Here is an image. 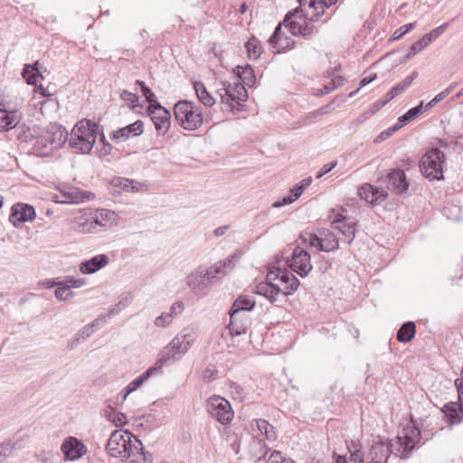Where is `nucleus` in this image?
Masks as SVG:
<instances>
[{
	"instance_id": "1",
	"label": "nucleus",
	"mask_w": 463,
	"mask_h": 463,
	"mask_svg": "<svg viewBox=\"0 0 463 463\" xmlns=\"http://www.w3.org/2000/svg\"><path fill=\"white\" fill-rule=\"evenodd\" d=\"M24 135V141L34 140V149L43 155L61 148L68 139V131L65 128L56 124L43 129L28 128Z\"/></svg>"
},
{
	"instance_id": "2",
	"label": "nucleus",
	"mask_w": 463,
	"mask_h": 463,
	"mask_svg": "<svg viewBox=\"0 0 463 463\" xmlns=\"http://www.w3.org/2000/svg\"><path fill=\"white\" fill-rule=\"evenodd\" d=\"M99 125L90 119L80 120L72 128L69 146L82 154L91 151L98 135Z\"/></svg>"
},
{
	"instance_id": "3",
	"label": "nucleus",
	"mask_w": 463,
	"mask_h": 463,
	"mask_svg": "<svg viewBox=\"0 0 463 463\" xmlns=\"http://www.w3.org/2000/svg\"><path fill=\"white\" fill-rule=\"evenodd\" d=\"M174 114L178 124L186 130L198 129L203 121L201 108L187 99L179 100L175 105Z\"/></svg>"
},
{
	"instance_id": "4",
	"label": "nucleus",
	"mask_w": 463,
	"mask_h": 463,
	"mask_svg": "<svg viewBox=\"0 0 463 463\" xmlns=\"http://www.w3.org/2000/svg\"><path fill=\"white\" fill-rule=\"evenodd\" d=\"M446 156L439 148L428 150L420 160V170L421 174L430 181H440L444 179L443 165Z\"/></svg>"
},
{
	"instance_id": "5",
	"label": "nucleus",
	"mask_w": 463,
	"mask_h": 463,
	"mask_svg": "<svg viewBox=\"0 0 463 463\" xmlns=\"http://www.w3.org/2000/svg\"><path fill=\"white\" fill-rule=\"evenodd\" d=\"M221 264L211 267L200 266L186 279V285L194 291H203L210 284L221 280Z\"/></svg>"
},
{
	"instance_id": "6",
	"label": "nucleus",
	"mask_w": 463,
	"mask_h": 463,
	"mask_svg": "<svg viewBox=\"0 0 463 463\" xmlns=\"http://www.w3.org/2000/svg\"><path fill=\"white\" fill-rule=\"evenodd\" d=\"M222 88L218 89L217 93L221 101L226 104L230 109H234L235 105H241V102L248 99V92L243 83L236 80L233 83L221 81Z\"/></svg>"
},
{
	"instance_id": "7",
	"label": "nucleus",
	"mask_w": 463,
	"mask_h": 463,
	"mask_svg": "<svg viewBox=\"0 0 463 463\" xmlns=\"http://www.w3.org/2000/svg\"><path fill=\"white\" fill-rule=\"evenodd\" d=\"M402 458L400 450L392 439L375 441L365 453L366 463H387L390 455Z\"/></svg>"
},
{
	"instance_id": "8",
	"label": "nucleus",
	"mask_w": 463,
	"mask_h": 463,
	"mask_svg": "<svg viewBox=\"0 0 463 463\" xmlns=\"http://www.w3.org/2000/svg\"><path fill=\"white\" fill-rule=\"evenodd\" d=\"M298 19L302 20V15L299 9L296 8L289 11L283 20V24L293 35L308 38L318 32L317 28L312 24L313 22L303 21V23H300Z\"/></svg>"
},
{
	"instance_id": "9",
	"label": "nucleus",
	"mask_w": 463,
	"mask_h": 463,
	"mask_svg": "<svg viewBox=\"0 0 463 463\" xmlns=\"http://www.w3.org/2000/svg\"><path fill=\"white\" fill-rule=\"evenodd\" d=\"M207 411L213 419L222 425L230 423L233 418V411L230 402L218 395H213L209 398Z\"/></svg>"
},
{
	"instance_id": "10",
	"label": "nucleus",
	"mask_w": 463,
	"mask_h": 463,
	"mask_svg": "<svg viewBox=\"0 0 463 463\" xmlns=\"http://www.w3.org/2000/svg\"><path fill=\"white\" fill-rule=\"evenodd\" d=\"M132 436L129 430H118L111 433L106 446L108 453L111 457L120 458L122 461H126L130 458L127 449L128 437Z\"/></svg>"
},
{
	"instance_id": "11",
	"label": "nucleus",
	"mask_w": 463,
	"mask_h": 463,
	"mask_svg": "<svg viewBox=\"0 0 463 463\" xmlns=\"http://www.w3.org/2000/svg\"><path fill=\"white\" fill-rule=\"evenodd\" d=\"M420 430L413 424L403 430L393 440L402 454V458H407L415 446L420 441Z\"/></svg>"
},
{
	"instance_id": "12",
	"label": "nucleus",
	"mask_w": 463,
	"mask_h": 463,
	"mask_svg": "<svg viewBox=\"0 0 463 463\" xmlns=\"http://www.w3.org/2000/svg\"><path fill=\"white\" fill-rule=\"evenodd\" d=\"M288 265L302 278L307 277L313 268L310 254L298 246L294 248L290 258L288 259Z\"/></svg>"
},
{
	"instance_id": "13",
	"label": "nucleus",
	"mask_w": 463,
	"mask_h": 463,
	"mask_svg": "<svg viewBox=\"0 0 463 463\" xmlns=\"http://www.w3.org/2000/svg\"><path fill=\"white\" fill-rule=\"evenodd\" d=\"M266 279L274 282L278 280L281 285H284L282 288L283 297L292 295L299 286V280L291 272L280 268L269 270Z\"/></svg>"
},
{
	"instance_id": "14",
	"label": "nucleus",
	"mask_w": 463,
	"mask_h": 463,
	"mask_svg": "<svg viewBox=\"0 0 463 463\" xmlns=\"http://www.w3.org/2000/svg\"><path fill=\"white\" fill-rule=\"evenodd\" d=\"M309 244L318 250L330 252L339 248V240L333 232L322 229L317 234H309Z\"/></svg>"
},
{
	"instance_id": "15",
	"label": "nucleus",
	"mask_w": 463,
	"mask_h": 463,
	"mask_svg": "<svg viewBox=\"0 0 463 463\" xmlns=\"http://www.w3.org/2000/svg\"><path fill=\"white\" fill-rule=\"evenodd\" d=\"M147 112L152 122L154 123L157 135H165L168 131L171 125L170 112L158 102H156L155 105L149 106Z\"/></svg>"
},
{
	"instance_id": "16",
	"label": "nucleus",
	"mask_w": 463,
	"mask_h": 463,
	"mask_svg": "<svg viewBox=\"0 0 463 463\" xmlns=\"http://www.w3.org/2000/svg\"><path fill=\"white\" fill-rule=\"evenodd\" d=\"M358 194L362 200H364L373 206L380 205L388 198V193L383 188L364 184L358 189Z\"/></svg>"
},
{
	"instance_id": "17",
	"label": "nucleus",
	"mask_w": 463,
	"mask_h": 463,
	"mask_svg": "<svg viewBox=\"0 0 463 463\" xmlns=\"http://www.w3.org/2000/svg\"><path fill=\"white\" fill-rule=\"evenodd\" d=\"M36 217L34 208L27 203H17L11 208L9 222L14 227H20L23 223L33 221Z\"/></svg>"
},
{
	"instance_id": "18",
	"label": "nucleus",
	"mask_w": 463,
	"mask_h": 463,
	"mask_svg": "<svg viewBox=\"0 0 463 463\" xmlns=\"http://www.w3.org/2000/svg\"><path fill=\"white\" fill-rule=\"evenodd\" d=\"M61 449L67 460H78L87 452L86 446L77 438L69 437L64 439Z\"/></svg>"
},
{
	"instance_id": "19",
	"label": "nucleus",
	"mask_w": 463,
	"mask_h": 463,
	"mask_svg": "<svg viewBox=\"0 0 463 463\" xmlns=\"http://www.w3.org/2000/svg\"><path fill=\"white\" fill-rule=\"evenodd\" d=\"M229 330L232 335H241L247 332L251 324L250 316L245 312L229 311Z\"/></svg>"
},
{
	"instance_id": "20",
	"label": "nucleus",
	"mask_w": 463,
	"mask_h": 463,
	"mask_svg": "<svg viewBox=\"0 0 463 463\" xmlns=\"http://www.w3.org/2000/svg\"><path fill=\"white\" fill-rule=\"evenodd\" d=\"M355 226L354 222L350 221L346 216L338 214L332 222V228L337 230L344 236L343 241L347 244L355 238Z\"/></svg>"
},
{
	"instance_id": "21",
	"label": "nucleus",
	"mask_w": 463,
	"mask_h": 463,
	"mask_svg": "<svg viewBox=\"0 0 463 463\" xmlns=\"http://www.w3.org/2000/svg\"><path fill=\"white\" fill-rule=\"evenodd\" d=\"M194 341V337L192 334H178L172 339L168 347L180 359L189 350Z\"/></svg>"
},
{
	"instance_id": "22",
	"label": "nucleus",
	"mask_w": 463,
	"mask_h": 463,
	"mask_svg": "<svg viewBox=\"0 0 463 463\" xmlns=\"http://www.w3.org/2000/svg\"><path fill=\"white\" fill-rule=\"evenodd\" d=\"M279 24L274 30L272 35L269 39V43L273 50H276L277 52H280L281 51H285L287 49H290L293 47L295 42L285 36L281 32V25Z\"/></svg>"
},
{
	"instance_id": "23",
	"label": "nucleus",
	"mask_w": 463,
	"mask_h": 463,
	"mask_svg": "<svg viewBox=\"0 0 463 463\" xmlns=\"http://www.w3.org/2000/svg\"><path fill=\"white\" fill-rule=\"evenodd\" d=\"M99 221L94 220L92 214L90 217L79 216L71 221V228L80 233H95L99 231Z\"/></svg>"
},
{
	"instance_id": "24",
	"label": "nucleus",
	"mask_w": 463,
	"mask_h": 463,
	"mask_svg": "<svg viewBox=\"0 0 463 463\" xmlns=\"http://www.w3.org/2000/svg\"><path fill=\"white\" fill-rule=\"evenodd\" d=\"M350 456L347 459L345 456L334 453L335 463H366L365 453L362 450L361 445L352 442L347 447Z\"/></svg>"
},
{
	"instance_id": "25",
	"label": "nucleus",
	"mask_w": 463,
	"mask_h": 463,
	"mask_svg": "<svg viewBox=\"0 0 463 463\" xmlns=\"http://www.w3.org/2000/svg\"><path fill=\"white\" fill-rule=\"evenodd\" d=\"M144 131V123L142 120H137L124 128L113 132V139L124 141L129 137H138Z\"/></svg>"
},
{
	"instance_id": "26",
	"label": "nucleus",
	"mask_w": 463,
	"mask_h": 463,
	"mask_svg": "<svg viewBox=\"0 0 463 463\" xmlns=\"http://www.w3.org/2000/svg\"><path fill=\"white\" fill-rule=\"evenodd\" d=\"M109 257L106 254L96 255L80 264V270L83 274H92L107 266Z\"/></svg>"
},
{
	"instance_id": "27",
	"label": "nucleus",
	"mask_w": 463,
	"mask_h": 463,
	"mask_svg": "<svg viewBox=\"0 0 463 463\" xmlns=\"http://www.w3.org/2000/svg\"><path fill=\"white\" fill-rule=\"evenodd\" d=\"M260 295L267 298L271 303L278 302L279 296H282V288L279 283L269 281L260 283L257 287Z\"/></svg>"
},
{
	"instance_id": "28",
	"label": "nucleus",
	"mask_w": 463,
	"mask_h": 463,
	"mask_svg": "<svg viewBox=\"0 0 463 463\" xmlns=\"http://www.w3.org/2000/svg\"><path fill=\"white\" fill-rule=\"evenodd\" d=\"M388 182L397 194H403L409 189L406 175L401 169L392 170L388 174Z\"/></svg>"
},
{
	"instance_id": "29",
	"label": "nucleus",
	"mask_w": 463,
	"mask_h": 463,
	"mask_svg": "<svg viewBox=\"0 0 463 463\" xmlns=\"http://www.w3.org/2000/svg\"><path fill=\"white\" fill-rule=\"evenodd\" d=\"M441 411L446 418V421L449 425H456L462 421L463 417L459 415V412H463V405L458 402H447L442 408Z\"/></svg>"
},
{
	"instance_id": "30",
	"label": "nucleus",
	"mask_w": 463,
	"mask_h": 463,
	"mask_svg": "<svg viewBox=\"0 0 463 463\" xmlns=\"http://www.w3.org/2000/svg\"><path fill=\"white\" fill-rule=\"evenodd\" d=\"M155 373L156 368H148L138 377L130 382L120 392L122 395V400L125 401L131 392L137 390Z\"/></svg>"
},
{
	"instance_id": "31",
	"label": "nucleus",
	"mask_w": 463,
	"mask_h": 463,
	"mask_svg": "<svg viewBox=\"0 0 463 463\" xmlns=\"http://www.w3.org/2000/svg\"><path fill=\"white\" fill-rule=\"evenodd\" d=\"M233 71L237 76L236 80H239L244 86L250 88L256 83V76L250 65L236 66Z\"/></svg>"
},
{
	"instance_id": "32",
	"label": "nucleus",
	"mask_w": 463,
	"mask_h": 463,
	"mask_svg": "<svg viewBox=\"0 0 463 463\" xmlns=\"http://www.w3.org/2000/svg\"><path fill=\"white\" fill-rule=\"evenodd\" d=\"M39 65V61H36L33 64H25L24 66L22 75L27 84L36 85L37 79L43 78Z\"/></svg>"
},
{
	"instance_id": "33",
	"label": "nucleus",
	"mask_w": 463,
	"mask_h": 463,
	"mask_svg": "<svg viewBox=\"0 0 463 463\" xmlns=\"http://www.w3.org/2000/svg\"><path fill=\"white\" fill-rule=\"evenodd\" d=\"M193 85L195 94L202 104L209 108L215 104V99L208 92L203 82L194 81Z\"/></svg>"
},
{
	"instance_id": "34",
	"label": "nucleus",
	"mask_w": 463,
	"mask_h": 463,
	"mask_svg": "<svg viewBox=\"0 0 463 463\" xmlns=\"http://www.w3.org/2000/svg\"><path fill=\"white\" fill-rule=\"evenodd\" d=\"M65 200L64 203H79L85 201H90L94 195L90 192H83L78 188H71L69 191L64 193Z\"/></svg>"
},
{
	"instance_id": "35",
	"label": "nucleus",
	"mask_w": 463,
	"mask_h": 463,
	"mask_svg": "<svg viewBox=\"0 0 463 463\" xmlns=\"http://www.w3.org/2000/svg\"><path fill=\"white\" fill-rule=\"evenodd\" d=\"M177 360L179 359L170 350L168 345H166L160 351L155 365L151 368H156V372H158L163 365H169Z\"/></svg>"
},
{
	"instance_id": "36",
	"label": "nucleus",
	"mask_w": 463,
	"mask_h": 463,
	"mask_svg": "<svg viewBox=\"0 0 463 463\" xmlns=\"http://www.w3.org/2000/svg\"><path fill=\"white\" fill-rule=\"evenodd\" d=\"M255 301L249 296H240L233 302L230 311L234 312H247L250 311L255 307Z\"/></svg>"
},
{
	"instance_id": "37",
	"label": "nucleus",
	"mask_w": 463,
	"mask_h": 463,
	"mask_svg": "<svg viewBox=\"0 0 463 463\" xmlns=\"http://www.w3.org/2000/svg\"><path fill=\"white\" fill-rule=\"evenodd\" d=\"M416 333V326L413 322L404 323L397 332V340L401 343L411 341Z\"/></svg>"
},
{
	"instance_id": "38",
	"label": "nucleus",
	"mask_w": 463,
	"mask_h": 463,
	"mask_svg": "<svg viewBox=\"0 0 463 463\" xmlns=\"http://www.w3.org/2000/svg\"><path fill=\"white\" fill-rule=\"evenodd\" d=\"M127 443V449L129 452L130 457L136 456L137 454H142L144 460H146V454L144 451V447L141 440L132 433V436L128 435Z\"/></svg>"
},
{
	"instance_id": "39",
	"label": "nucleus",
	"mask_w": 463,
	"mask_h": 463,
	"mask_svg": "<svg viewBox=\"0 0 463 463\" xmlns=\"http://www.w3.org/2000/svg\"><path fill=\"white\" fill-rule=\"evenodd\" d=\"M18 123L14 112L0 109V130H9L16 127Z\"/></svg>"
},
{
	"instance_id": "40",
	"label": "nucleus",
	"mask_w": 463,
	"mask_h": 463,
	"mask_svg": "<svg viewBox=\"0 0 463 463\" xmlns=\"http://www.w3.org/2000/svg\"><path fill=\"white\" fill-rule=\"evenodd\" d=\"M93 219L99 221V227H105L107 225V222H113L116 219V213L108 210V209H100L96 211L94 214H92Z\"/></svg>"
},
{
	"instance_id": "41",
	"label": "nucleus",
	"mask_w": 463,
	"mask_h": 463,
	"mask_svg": "<svg viewBox=\"0 0 463 463\" xmlns=\"http://www.w3.org/2000/svg\"><path fill=\"white\" fill-rule=\"evenodd\" d=\"M423 112V101H420L419 105L410 109L405 114L398 118V123L402 124V128L409 122L415 119L419 115Z\"/></svg>"
},
{
	"instance_id": "42",
	"label": "nucleus",
	"mask_w": 463,
	"mask_h": 463,
	"mask_svg": "<svg viewBox=\"0 0 463 463\" xmlns=\"http://www.w3.org/2000/svg\"><path fill=\"white\" fill-rule=\"evenodd\" d=\"M256 425L261 434L265 435L269 440H275L277 439V433L275 428L269 424L266 420L259 419L256 420Z\"/></svg>"
},
{
	"instance_id": "43",
	"label": "nucleus",
	"mask_w": 463,
	"mask_h": 463,
	"mask_svg": "<svg viewBox=\"0 0 463 463\" xmlns=\"http://www.w3.org/2000/svg\"><path fill=\"white\" fill-rule=\"evenodd\" d=\"M241 253L237 254L232 253L228 258H226L223 260H220L216 262L215 264H221V276L224 278L230 270H232L235 267V262L240 259Z\"/></svg>"
},
{
	"instance_id": "44",
	"label": "nucleus",
	"mask_w": 463,
	"mask_h": 463,
	"mask_svg": "<svg viewBox=\"0 0 463 463\" xmlns=\"http://www.w3.org/2000/svg\"><path fill=\"white\" fill-rule=\"evenodd\" d=\"M245 48L248 52L249 58L252 60H257L262 52L261 45L255 37L250 38L245 43Z\"/></svg>"
},
{
	"instance_id": "45",
	"label": "nucleus",
	"mask_w": 463,
	"mask_h": 463,
	"mask_svg": "<svg viewBox=\"0 0 463 463\" xmlns=\"http://www.w3.org/2000/svg\"><path fill=\"white\" fill-rule=\"evenodd\" d=\"M264 456L259 457L257 462H264ZM266 463H295L291 458H285L282 456L280 451L274 450L269 455V458L266 460Z\"/></svg>"
},
{
	"instance_id": "46",
	"label": "nucleus",
	"mask_w": 463,
	"mask_h": 463,
	"mask_svg": "<svg viewBox=\"0 0 463 463\" xmlns=\"http://www.w3.org/2000/svg\"><path fill=\"white\" fill-rule=\"evenodd\" d=\"M136 85L140 87L141 92L145 96L146 101L149 103V106L155 105L156 101L155 93L151 90L149 87H147L144 81L137 80Z\"/></svg>"
},
{
	"instance_id": "47",
	"label": "nucleus",
	"mask_w": 463,
	"mask_h": 463,
	"mask_svg": "<svg viewBox=\"0 0 463 463\" xmlns=\"http://www.w3.org/2000/svg\"><path fill=\"white\" fill-rule=\"evenodd\" d=\"M115 185L119 186L127 192H136L138 190V183L134 180L119 178L116 181Z\"/></svg>"
},
{
	"instance_id": "48",
	"label": "nucleus",
	"mask_w": 463,
	"mask_h": 463,
	"mask_svg": "<svg viewBox=\"0 0 463 463\" xmlns=\"http://www.w3.org/2000/svg\"><path fill=\"white\" fill-rule=\"evenodd\" d=\"M86 284L85 279L81 278H74V277H67L65 279L61 280L60 285H65L71 290L72 288H79L83 287Z\"/></svg>"
},
{
	"instance_id": "49",
	"label": "nucleus",
	"mask_w": 463,
	"mask_h": 463,
	"mask_svg": "<svg viewBox=\"0 0 463 463\" xmlns=\"http://www.w3.org/2000/svg\"><path fill=\"white\" fill-rule=\"evenodd\" d=\"M55 297L60 301H66L73 297L72 291L65 285H59L55 289Z\"/></svg>"
},
{
	"instance_id": "50",
	"label": "nucleus",
	"mask_w": 463,
	"mask_h": 463,
	"mask_svg": "<svg viewBox=\"0 0 463 463\" xmlns=\"http://www.w3.org/2000/svg\"><path fill=\"white\" fill-rule=\"evenodd\" d=\"M402 128V124H399L398 122L394 124L393 126L388 128L387 129L382 131L374 139L375 143H380L391 136H392L397 130H399Z\"/></svg>"
},
{
	"instance_id": "51",
	"label": "nucleus",
	"mask_w": 463,
	"mask_h": 463,
	"mask_svg": "<svg viewBox=\"0 0 463 463\" xmlns=\"http://www.w3.org/2000/svg\"><path fill=\"white\" fill-rule=\"evenodd\" d=\"M16 449V443L5 442L0 444V459H5L9 457L14 449Z\"/></svg>"
},
{
	"instance_id": "52",
	"label": "nucleus",
	"mask_w": 463,
	"mask_h": 463,
	"mask_svg": "<svg viewBox=\"0 0 463 463\" xmlns=\"http://www.w3.org/2000/svg\"><path fill=\"white\" fill-rule=\"evenodd\" d=\"M418 77V72L417 71H413L410 76H408L407 78H405L402 82H400L399 84H397L395 86V88L397 89L398 92L401 94L405 90H407L411 84L412 83V81Z\"/></svg>"
},
{
	"instance_id": "53",
	"label": "nucleus",
	"mask_w": 463,
	"mask_h": 463,
	"mask_svg": "<svg viewBox=\"0 0 463 463\" xmlns=\"http://www.w3.org/2000/svg\"><path fill=\"white\" fill-rule=\"evenodd\" d=\"M415 26V24H412V23H410V24H407L405 25H402L401 26L400 28H398L392 34V39L393 40H399L401 39L403 35H405L406 33H408L411 29H413Z\"/></svg>"
},
{
	"instance_id": "54",
	"label": "nucleus",
	"mask_w": 463,
	"mask_h": 463,
	"mask_svg": "<svg viewBox=\"0 0 463 463\" xmlns=\"http://www.w3.org/2000/svg\"><path fill=\"white\" fill-rule=\"evenodd\" d=\"M172 322V315L168 313H162L155 320V325L158 327H165Z\"/></svg>"
},
{
	"instance_id": "55",
	"label": "nucleus",
	"mask_w": 463,
	"mask_h": 463,
	"mask_svg": "<svg viewBox=\"0 0 463 463\" xmlns=\"http://www.w3.org/2000/svg\"><path fill=\"white\" fill-rule=\"evenodd\" d=\"M218 376V371L214 367H207L203 370L202 377L205 382L214 381Z\"/></svg>"
},
{
	"instance_id": "56",
	"label": "nucleus",
	"mask_w": 463,
	"mask_h": 463,
	"mask_svg": "<svg viewBox=\"0 0 463 463\" xmlns=\"http://www.w3.org/2000/svg\"><path fill=\"white\" fill-rule=\"evenodd\" d=\"M120 98L133 107L137 106L136 103L138 100V98L136 94L126 90L121 92Z\"/></svg>"
},
{
	"instance_id": "57",
	"label": "nucleus",
	"mask_w": 463,
	"mask_h": 463,
	"mask_svg": "<svg viewBox=\"0 0 463 463\" xmlns=\"http://www.w3.org/2000/svg\"><path fill=\"white\" fill-rule=\"evenodd\" d=\"M126 306H127L126 303H124L123 301H119L116 305L112 306L110 307V309L109 310V313L104 315L103 317H106V320H107L108 318L111 317L112 316H115V315L118 314L119 312H121V310H123L126 307Z\"/></svg>"
},
{
	"instance_id": "58",
	"label": "nucleus",
	"mask_w": 463,
	"mask_h": 463,
	"mask_svg": "<svg viewBox=\"0 0 463 463\" xmlns=\"http://www.w3.org/2000/svg\"><path fill=\"white\" fill-rule=\"evenodd\" d=\"M298 2H299V7H298V9H299L301 15H302L304 7L307 6L310 9L317 10V5H319V0L318 1H317V0H298Z\"/></svg>"
},
{
	"instance_id": "59",
	"label": "nucleus",
	"mask_w": 463,
	"mask_h": 463,
	"mask_svg": "<svg viewBox=\"0 0 463 463\" xmlns=\"http://www.w3.org/2000/svg\"><path fill=\"white\" fill-rule=\"evenodd\" d=\"M430 43V39L425 34L422 38L416 41L411 46L413 47V50H416V52H420L424 48H426Z\"/></svg>"
},
{
	"instance_id": "60",
	"label": "nucleus",
	"mask_w": 463,
	"mask_h": 463,
	"mask_svg": "<svg viewBox=\"0 0 463 463\" xmlns=\"http://www.w3.org/2000/svg\"><path fill=\"white\" fill-rule=\"evenodd\" d=\"M184 308V303L181 301H176L172 304L170 307V312L168 314L172 315V318L183 312Z\"/></svg>"
},
{
	"instance_id": "61",
	"label": "nucleus",
	"mask_w": 463,
	"mask_h": 463,
	"mask_svg": "<svg viewBox=\"0 0 463 463\" xmlns=\"http://www.w3.org/2000/svg\"><path fill=\"white\" fill-rule=\"evenodd\" d=\"M295 198H293L290 194L284 196L281 200L276 201L273 203L272 206L274 208H279L287 204H290L295 202Z\"/></svg>"
},
{
	"instance_id": "62",
	"label": "nucleus",
	"mask_w": 463,
	"mask_h": 463,
	"mask_svg": "<svg viewBox=\"0 0 463 463\" xmlns=\"http://www.w3.org/2000/svg\"><path fill=\"white\" fill-rule=\"evenodd\" d=\"M94 333L93 329H90V326H83L78 333L76 334L79 337L84 341L86 338L90 337Z\"/></svg>"
},
{
	"instance_id": "63",
	"label": "nucleus",
	"mask_w": 463,
	"mask_h": 463,
	"mask_svg": "<svg viewBox=\"0 0 463 463\" xmlns=\"http://www.w3.org/2000/svg\"><path fill=\"white\" fill-rule=\"evenodd\" d=\"M336 161L331 162L329 164L325 165L322 169L317 172V178H321L323 175L329 173L331 170H333L336 166Z\"/></svg>"
},
{
	"instance_id": "64",
	"label": "nucleus",
	"mask_w": 463,
	"mask_h": 463,
	"mask_svg": "<svg viewBox=\"0 0 463 463\" xmlns=\"http://www.w3.org/2000/svg\"><path fill=\"white\" fill-rule=\"evenodd\" d=\"M445 25H440L437 27L436 29L430 31L426 34L427 37H429L430 42L431 43L433 40L437 39L441 33L444 31Z\"/></svg>"
}]
</instances>
